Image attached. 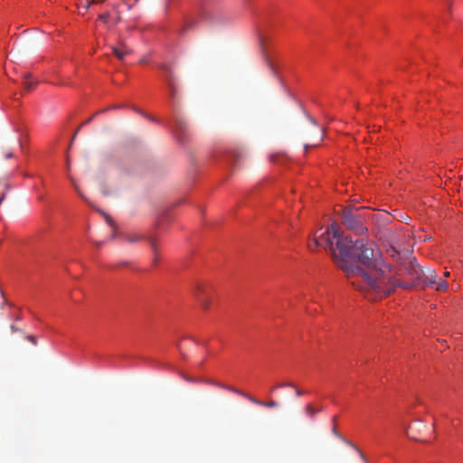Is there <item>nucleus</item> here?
Segmentation results:
<instances>
[{"label": "nucleus", "instance_id": "f257e3e1", "mask_svg": "<svg viewBox=\"0 0 463 463\" xmlns=\"http://www.w3.org/2000/svg\"><path fill=\"white\" fill-rule=\"evenodd\" d=\"M318 246L331 250L335 263L351 284L368 294L371 299L386 297L398 286L391 266L374 258L372 245L364 240L353 241L344 236L336 223L315 236V247Z\"/></svg>", "mask_w": 463, "mask_h": 463}, {"label": "nucleus", "instance_id": "f03ea898", "mask_svg": "<svg viewBox=\"0 0 463 463\" xmlns=\"http://www.w3.org/2000/svg\"><path fill=\"white\" fill-rule=\"evenodd\" d=\"M343 223L346 229L356 234H364L367 228L363 223L364 217L358 213V210L353 211L351 208H345L342 213Z\"/></svg>", "mask_w": 463, "mask_h": 463}, {"label": "nucleus", "instance_id": "7ed1b4c3", "mask_svg": "<svg viewBox=\"0 0 463 463\" xmlns=\"http://www.w3.org/2000/svg\"><path fill=\"white\" fill-rule=\"evenodd\" d=\"M438 275L434 269H428L426 271H422V281L423 283L430 288H435L438 291H445L448 289L449 284L446 280H439Z\"/></svg>", "mask_w": 463, "mask_h": 463}, {"label": "nucleus", "instance_id": "20e7f679", "mask_svg": "<svg viewBox=\"0 0 463 463\" xmlns=\"http://www.w3.org/2000/svg\"><path fill=\"white\" fill-rule=\"evenodd\" d=\"M194 296L200 303L201 307L204 310H207L210 307L212 299L205 286L203 284H197L194 290Z\"/></svg>", "mask_w": 463, "mask_h": 463}, {"label": "nucleus", "instance_id": "39448f33", "mask_svg": "<svg viewBox=\"0 0 463 463\" xmlns=\"http://www.w3.org/2000/svg\"><path fill=\"white\" fill-rule=\"evenodd\" d=\"M113 53L120 61H123L126 56L129 55L132 51L126 44L121 43L119 46L112 47Z\"/></svg>", "mask_w": 463, "mask_h": 463}, {"label": "nucleus", "instance_id": "423d86ee", "mask_svg": "<svg viewBox=\"0 0 463 463\" xmlns=\"http://www.w3.org/2000/svg\"><path fill=\"white\" fill-rule=\"evenodd\" d=\"M332 433L338 437L341 440H343L345 443H346L347 445H349L350 447H352L354 449H355L357 451V453L359 454L360 458H362V460L364 461V463H368L364 454L363 453V451L358 448L356 447L354 444H353L352 442L348 441L345 437H343L336 430L335 427H333L332 429Z\"/></svg>", "mask_w": 463, "mask_h": 463}, {"label": "nucleus", "instance_id": "0eeeda50", "mask_svg": "<svg viewBox=\"0 0 463 463\" xmlns=\"http://www.w3.org/2000/svg\"><path fill=\"white\" fill-rule=\"evenodd\" d=\"M161 69L164 70V71H165V76H164L165 80L168 84L171 95L174 96L175 95V86H174V79H173L172 71H171L170 68L165 65H162Z\"/></svg>", "mask_w": 463, "mask_h": 463}, {"label": "nucleus", "instance_id": "6e6552de", "mask_svg": "<svg viewBox=\"0 0 463 463\" xmlns=\"http://www.w3.org/2000/svg\"><path fill=\"white\" fill-rule=\"evenodd\" d=\"M248 400L255 404L264 406L267 408H275L279 405V403L275 401L262 402V401H260V400L254 398L253 396H248Z\"/></svg>", "mask_w": 463, "mask_h": 463}, {"label": "nucleus", "instance_id": "1a4fd4ad", "mask_svg": "<svg viewBox=\"0 0 463 463\" xmlns=\"http://www.w3.org/2000/svg\"><path fill=\"white\" fill-rule=\"evenodd\" d=\"M37 80H33L31 78V75H24L23 85L27 91H32L33 88L37 85Z\"/></svg>", "mask_w": 463, "mask_h": 463}, {"label": "nucleus", "instance_id": "9d476101", "mask_svg": "<svg viewBox=\"0 0 463 463\" xmlns=\"http://www.w3.org/2000/svg\"><path fill=\"white\" fill-rule=\"evenodd\" d=\"M147 241L154 252V255H155V260L154 261L156 262V258H157V250H158V244H157V241L156 238L154 237H149L147 238Z\"/></svg>", "mask_w": 463, "mask_h": 463}, {"label": "nucleus", "instance_id": "9b49d317", "mask_svg": "<svg viewBox=\"0 0 463 463\" xmlns=\"http://www.w3.org/2000/svg\"><path fill=\"white\" fill-rule=\"evenodd\" d=\"M125 239H126L127 241L134 243V242H137V241H139L141 240H145L146 237L144 235H142V234L135 233V234H128V235H126Z\"/></svg>", "mask_w": 463, "mask_h": 463}, {"label": "nucleus", "instance_id": "f8f14e48", "mask_svg": "<svg viewBox=\"0 0 463 463\" xmlns=\"http://www.w3.org/2000/svg\"><path fill=\"white\" fill-rule=\"evenodd\" d=\"M305 411H306V413H307L309 417H311V418H312V417H314V415H315L317 411H320V409L316 410V409L312 406V404H307V407H306V409H305Z\"/></svg>", "mask_w": 463, "mask_h": 463}, {"label": "nucleus", "instance_id": "ddd939ff", "mask_svg": "<svg viewBox=\"0 0 463 463\" xmlns=\"http://www.w3.org/2000/svg\"><path fill=\"white\" fill-rule=\"evenodd\" d=\"M105 1L106 0H87V4L84 6V9H85V11H88L90 9V7L91 6V5H93V4H101V3L105 2Z\"/></svg>", "mask_w": 463, "mask_h": 463}, {"label": "nucleus", "instance_id": "4468645a", "mask_svg": "<svg viewBox=\"0 0 463 463\" xmlns=\"http://www.w3.org/2000/svg\"><path fill=\"white\" fill-rule=\"evenodd\" d=\"M100 190H101V193H102L104 195H106V196L112 194V191L109 190V188L107 187V184H102L100 185Z\"/></svg>", "mask_w": 463, "mask_h": 463}, {"label": "nucleus", "instance_id": "2eb2a0df", "mask_svg": "<svg viewBox=\"0 0 463 463\" xmlns=\"http://www.w3.org/2000/svg\"><path fill=\"white\" fill-rule=\"evenodd\" d=\"M229 391H231V392H235V393H237V394H240V395H241V396H243V397H245V398H247V399H248V396H250V394L245 393V392H241V391H240L239 389H236V388H234V387L229 388Z\"/></svg>", "mask_w": 463, "mask_h": 463}, {"label": "nucleus", "instance_id": "dca6fc26", "mask_svg": "<svg viewBox=\"0 0 463 463\" xmlns=\"http://www.w3.org/2000/svg\"><path fill=\"white\" fill-rule=\"evenodd\" d=\"M291 387V388H296V385L292 383H281V384H278L276 385L275 387H273L272 391L275 390L276 388H279V387Z\"/></svg>", "mask_w": 463, "mask_h": 463}, {"label": "nucleus", "instance_id": "f3484780", "mask_svg": "<svg viewBox=\"0 0 463 463\" xmlns=\"http://www.w3.org/2000/svg\"><path fill=\"white\" fill-rule=\"evenodd\" d=\"M109 17V13H106V14H100L99 16V19L100 21H102L105 24H108V19Z\"/></svg>", "mask_w": 463, "mask_h": 463}, {"label": "nucleus", "instance_id": "a211bd4d", "mask_svg": "<svg viewBox=\"0 0 463 463\" xmlns=\"http://www.w3.org/2000/svg\"><path fill=\"white\" fill-rule=\"evenodd\" d=\"M175 128L177 130L183 131L184 126L183 123L180 120L175 121Z\"/></svg>", "mask_w": 463, "mask_h": 463}, {"label": "nucleus", "instance_id": "6ab92c4d", "mask_svg": "<svg viewBox=\"0 0 463 463\" xmlns=\"http://www.w3.org/2000/svg\"><path fill=\"white\" fill-rule=\"evenodd\" d=\"M27 339H28L32 344H33L34 345H37V340H36V338H35V336H34V335H27Z\"/></svg>", "mask_w": 463, "mask_h": 463}, {"label": "nucleus", "instance_id": "aec40b11", "mask_svg": "<svg viewBox=\"0 0 463 463\" xmlns=\"http://www.w3.org/2000/svg\"><path fill=\"white\" fill-rule=\"evenodd\" d=\"M308 249L311 250H314L317 247H315V238L313 239L312 242H309L307 245Z\"/></svg>", "mask_w": 463, "mask_h": 463}, {"label": "nucleus", "instance_id": "412c9836", "mask_svg": "<svg viewBox=\"0 0 463 463\" xmlns=\"http://www.w3.org/2000/svg\"><path fill=\"white\" fill-rule=\"evenodd\" d=\"M217 386L222 387L223 389L229 390V388H232V386L222 384V383H216Z\"/></svg>", "mask_w": 463, "mask_h": 463}, {"label": "nucleus", "instance_id": "4be33fe9", "mask_svg": "<svg viewBox=\"0 0 463 463\" xmlns=\"http://www.w3.org/2000/svg\"><path fill=\"white\" fill-rule=\"evenodd\" d=\"M296 389V395L300 397L303 395V392L299 389H298L297 387L295 388Z\"/></svg>", "mask_w": 463, "mask_h": 463}, {"label": "nucleus", "instance_id": "5701e85b", "mask_svg": "<svg viewBox=\"0 0 463 463\" xmlns=\"http://www.w3.org/2000/svg\"><path fill=\"white\" fill-rule=\"evenodd\" d=\"M319 132H320V138H319V142H321V141L323 140V138H324V137H324V130H323V129H320V130H319Z\"/></svg>", "mask_w": 463, "mask_h": 463}, {"label": "nucleus", "instance_id": "b1692460", "mask_svg": "<svg viewBox=\"0 0 463 463\" xmlns=\"http://www.w3.org/2000/svg\"><path fill=\"white\" fill-rule=\"evenodd\" d=\"M11 330H12V332H14H14H18V331H20V330H19V328H17V327H16V326H11Z\"/></svg>", "mask_w": 463, "mask_h": 463}, {"label": "nucleus", "instance_id": "393cba45", "mask_svg": "<svg viewBox=\"0 0 463 463\" xmlns=\"http://www.w3.org/2000/svg\"><path fill=\"white\" fill-rule=\"evenodd\" d=\"M92 119H93V117H91V118H88L86 121H84V122L82 123V125L89 124Z\"/></svg>", "mask_w": 463, "mask_h": 463}, {"label": "nucleus", "instance_id": "a878e982", "mask_svg": "<svg viewBox=\"0 0 463 463\" xmlns=\"http://www.w3.org/2000/svg\"><path fill=\"white\" fill-rule=\"evenodd\" d=\"M310 121L312 122V124H313L314 126H316V125H317V122H316V120H315L314 118H310Z\"/></svg>", "mask_w": 463, "mask_h": 463}, {"label": "nucleus", "instance_id": "bb28decb", "mask_svg": "<svg viewBox=\"0 0 463 463\" xmlns=\"http://www.w3.org/2000/svg\"><path fill=\"white\" fill-rule=\"evenodd\" d=\"M443 275H444V277H449V271H445Z\"/></svg>", "mask_w": 463, "mask_h": 463}, {"label": "nucleus", "instance_id": "cd10ccee", "mask_svg": "<svg viewBox=\"0 0 463 463\" xmlns=\"http://www.w3.org/2000/svg\"><path fill=\"white\" fill-rule=\"evenodd\" d=\"M108 222H109L111 226H113V223H112V221H111V220L108 219Z\"/></svg>", "mask_w": 463, "mask_h": 463}, {"label": "nucleus", "instance_id": "c85d7f7f", "mask_svg": "<svg viewBox=\"0 0 463 463\" xmlns=\"http://www.w3.org/2000/svg\"><path fill=\"white\" fill-rule=\"evenodd\" d=\"M309 147L308 145H305V152H307V148Z\"/></svg>", "mask_w": 463, "mask_h": 463}, {"label": "nucleus", "instance_id": "c756f323", "mask_svg": "<svg viewBox=\"0 0 463 463\" xmlns=\"http://www.w3.org/2000/svg\"><path fill=\"white\" fill-rule=\"evenodd\" d=\"M76 190L77 192L79 193L80 196L83 197L82 194L80 193V191L78 190V188L76 187Z\"/></svg>", "mask_w": 463, "mask_h": 463}, {"label": "nucleus", "instance_id": "7c9ffc66", "mask_svg": "<svg viewBox=\"0 0 463 463\" xmlns=\"http://www.w3.org/2000/svg\"><path fill=\"white\" fill-rule=\"evenodd\" d=\"M4 197L0 198V204L2 203Z\"/></svg>", "mask_w": 463, "mask_h": 463}, {"label": "nucleus", "instance_id": "2f4dec72", "mask_svg": "<svg viewBox=\"0 0 463 463\" xmlns=\"http://www.w3.org/2000/svg\"><path fill=\"white\" fill-rule=\"evenodd\" d=\"M460 263H461V266H463V261H461Z\"/></svg>", "mask_w": 463, "mask_h": 463}]
</instances>
